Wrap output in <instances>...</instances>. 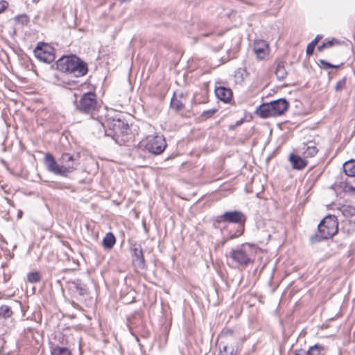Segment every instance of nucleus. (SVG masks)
<instances>
[{
    "label": "nucleus",
    "mask_w": 355,
    "mask_h": 355,
    "mask_svg": "<svg viewBox=\"0 0 355 355\" xmlns=\"http://www.w3.org/2000/svg\"><path fill=\"white\" fill-rule=\"evenodd\" d=\"M260 249L255 245L245 243L236 249L232 250L230 257L239 266L245 267L253 264Z\"/></svg>",
    "instance_id": "4"
},
{
    "label": "nucleus",
    "mask_w": 355,
    "mask_h": 355,
    "mask_svg": "<svg viewBox=\"0 0 355 355\" xmlns=\"http://www.w3.org/2000/svg\"><path fill=\"white\" fill-rule=\"evenodd\" d=\"M116 243V239L112 232L105 234L102 241V245L105 249L111 250Z\"/></svg>",
    "instance_id": "20"
},
{
    "label": "nucleus",
    "mask_w": 355,
    "mask_h": 355,
    "mask_svg": "<svg viewBox=\"0 0 355 355\" xmlns=\"http://www.w3.org/2000/svg\"><path fill=\"white\" fill-rule=\"evenodd\" d=\"M237 350L234 346L227 345H220V350L218 355H236Z\"/></svg>",
    "instance_id": "23"
},
{
    "label": "nucleus",
    "mask_w": 355,
    "mask_h": 355,
    "mask_svg": "<svg viewBox=\"0 0 355 355\" xmlns=\"http://www.w3.org/2000/svg\"><path fill=\"white\" fill-rule=\"evenodd\" d=\"M338 223L335 216H327L318 225V233L311 236L312 242H319L322 239L331 238L338 232Z\"/></svg>",
    "instance_id": "5"
},
{
    "label": "nucleus",
    "mask_w": 355,
    "mask_h": 355,
    "mask_svg": "<svg viewBox=\"0 0 355 355\" xmlns=\"http://www.w3.org/2000/svg\"><path fill=\"white\" fill-rule=\"evenodd\" d=\"M130 250L132 252V261L139 268H144L145 266V259L141 245L138 243L132 244Z\"/></svg>",
    "instance_id": "13"
},
{
    "label": "nucleus",
    "mask_w": 355,
    "mask_h": 355,
    "mask_svg": "<svg viewBox=\"0 0 355 355\" xmlns=\"http://www.w3.org/2000/svg\"><path fill=\"white\" fill-rule=\"evenodd\" d=\"M315 45H313V44H311V42L307 45L306 46V54L309 55H311L313 54V51H314V49H315Z\"/></svg>",
    "instance_id": "34"
},
{
    "label": "nucleus",
    "mask_w": 355,
    "mask_h": 355,
    "mask_svg": "<svg viewBox=\"0 0 355 355\" xmlns=\"http://www.w3.org/2000/svg\"><path fill=\"white\" fill-rule=\"evenodd\" d=\"M215 94L219 100L225 103L230 102L232 97V90L225 87H216Z\"/></svg>",
    "instance_id": "16"
},
{
    "label": "nucleus",
    "mask_w": 355,
    "mask_h": 355,
    "mask_svg": "<svg viewBox=\"0 0 355 355\" xmlns=\"http://www.w3.org/2000/svg\"><path fill=\"white\" fill-rule=\"evenodd\" d=\"M288 102L284 98H279L268 103H263L257 109V113L261 118H269L283 114L288 108Z\"/></svg>",
    "instance_id": "6"
},
{
    "label": "nucleus",
    "mask_w": 355,
    "mask_h": 355,
    "mask_svg": "<svg viewBox=\"0 0 355 355\" xmlns=\"http://www.w3.org/2000/svg\"><path fill=\"white\" fill-rule=\"evenodd\" d=\"M57 69L64 73L81 77L88 71L87 64L74 55L63 56L56 62Z\"/></svg>",
    "instance_id": "3"
},
{
    "label": "nucleus",
    "mask_w": 355,
    "mask_h": 355,
    "mask_svg": "<svg viewBox=\"0 0 355 355\" xmlns=\"http://www.w3.org/2000/svg\"><path fill=\"white\" fill-rule=\"evenodd\" d=\"M289 161L294 169L302 170L307 166V161L306 159L295 154L289 155Z\"/></svg>",
    "instance_id": "18"
},
{
    "label": "nucleus",
    "mask_w": 355,
    "mask_h": 355,
    "mask_svg": "<svg viewBox=\"0 0 355 355\" xmlns=\"http://www.w3.org/2000/svg\"><path fill=\"white\" fill-rule=\"evenodd\" d=\"M44 162L48 171L64 178H67L69 174L74 171L78 165L73 156L67 153H63L60 158L61 164L56 162L51 153L45 155Z\"/></svg>",
    "instance_id": "1"
},
{
    "label": "nucleus",
    "mask_w": 355,
    "mask_h": 355,
    "mask_svg": "<svg viewBox=\"0 0 355 355\" xmlns=\"http://www.w3.org/2000/svg\"><path fill=\"white\" fill-rule=\"evenodd\" d=\"M184 103L181 99L173 96L171 101V107L176 111L181 110L184 108Z\"/></svg>",
    "instance_id": "26"
},
{
    "label": "nucleus",
    "mask_w": 355,
    "mask_h": 355,
    "mask_svg": "<svg viewBox=\"0 0 355 355\" xmlns=\"http://www.w3.org/2000/svg\"><path fill=\"white\" fill-rule=\"evenodd\" d=\"M245 220V215L240 211H225L214 218V226L218 227L221 223H229L239 224L243 227Z\"/></svg>",
    "instance_id": "9"
},
{
    "label": "nucleus",
    "mask_w": 355,
    "mask_h": 355,
    "mask_svg": "<svg viewBox=\"0 0 355 355\" xmlns=\"http://www.w3.org/2000/svg\"><path fill=\"white\" fill-rule=\"evenodd\" d=\"M275 75L279 80H284L287 76V71L283 63H278L275 69Z\"/></svg>",
    "instance_id": "24"
},
{
    "label": "nucleus",
    "mask_w": 355,
    "mask_h": 355,
    "mask_svg": "<svg viewBox=\"0 0 355 355\" xmlns=\"http://www.w3.org/2000/svg\"><path fill=\"white\" fill-rule=\"evenodd\" d=\"M243 119H240V120L237 121L235 123V124L230 125V129H231V130H234L236 127H238V126H239L240 125H241V124L243 123Z\"/></svg>",
    "instance_id": "36"
},
{
    "label": "nucleus",
    "mask_w": 355,
    "mask_h": 355,
    "mask_svg": "<svg viewBox=\"0 0 355 355\" xmlns=\"http://www.w3.org/2000/svg\"><path fill=\"white\" fill-rule=\"evenodd\" d=\"M58 342L51 343V355H72L71 351L68 347V340L64 335L58 333L55 336Z\"/></svg>",
    "instance_id": "10"
},
{
    "label": "nucleus",
    "mask_w": 355,
    "mask_h": 355,
    "mask_svg": "<svg viewBox=\"0 0 355 355\" xmlns=\"http://www.w3.org/2000/svg\"><path fill=\"white\" fill-rule=\"evenodd\" d=\"M345 173L349 177H355V160L350 159L343 164Z\"/></svg>",
    "instance_id": "21"
},
{
    "label": "nucleus",
    "mask_w": 355,
    "mask_h": 355,
    "mask_svg": "<svg viewBox=\"0 0 355 355\" xmlns=\"http://www.w3.org/2000/svg\"><path fill=\"white\" fill-rule=\"evenodd\" d=\"M325 48H326L325 44H324V42H323L322 44H320L318 46V50L319 51H322L323 49Z\"/></svg>",
    "instance_id": "39"
},
{
    "label": "nucleus",
    "mask_w": 355,
    "mask_h": 355,
    "mask_svg": "<svg viewBox=\"0 0 355 355\" xmlns=\"http://www.w3.org/2000/svg\"><path fill=\"white\" fill-rule=\"evenodd\" d=\"M321 38H322L321 36L317 35L311 43L315 46Z\"/></svg>",
    "instance_id": "38"
},
{
    "label": "nucleus",
    "mask_w": 355,
    "mask_h": 355,
    "mask_svg": "<svg viewBox=\"0 0 355 355\" xmlns=\"http://www.w3.org/2000/svg\"><path fill=\"white\" fill-rule=\"evenodd\" d=\"M323 351V347L320 345L316 344L310 347L307 352L303 349H296L295 351V355H324Z\"/></svg>",
    "instance_id": "17"
},
{
    "label": "nucleus",
    "mask_w": 355,
    "mask_h": 355,
    "mask_svg": "<svg viewBox=\"0 0 355 355\" xmlns=\"http://www.w3.org/2000/svg\"><path fill=\"white\" fill-rule=\"evenodd\" d=\"M42 279V275L39 271L31 272L27 275V281L30 283H37Z\"/></svg>",
    "instance_id": "25"
},
{
    "label": "nucleus",
    "mask_w": 355,
    "mask_h": 355,
    "mask_svg": "<svg viewBox=\"0 0 355 355\" xmlns=\"http://www.w3.org/2000/svg\"><path fill=\"white\" fill-rule=\"evenodd\" d=\"M21 215H22V211H19L18 214H17V216L18 218H21Z\"/></svg>",
    "instance_id": "41"
},
{
    "label": "nucleus",
    "mask_w": 355,
    "mask_h": 355,
    "mask_svg": "<svg viewBox=\"0 0 355 355\" xmlns=\"http://www.w3.org/2000/svg\"><path fill=\"white\" fill-rule=\"evenodd\" d=\"M243 233V230H236V233H234V234H232L231 236H230V239H233V238H236V237H238L240 235H241Z\"/></svg>",
    "instance_id": "37"
},
{
    "label": "nucleus",
    "mask_w": 355,
    "mask_h": 355,
    "mask_svg": "<svg viewBox=\"0 0 355 355\" xmlns=\"http://www.w3.org/2000/svg\"><path fill=\"white\" fill-rule=\"evenodd\" d=\"M219 337L220 339V345H227L233 346L239 339L234 331L230 329H224Z\"/></svg>",
    "instance_id": "15"
},
{
    "label": "nucleus",
    "mask_w": 355,
    "mask_h": 355,
    "mask_svg": "<svg viewBox=\"0 0 355 355\" xmlns=\"http://www.w3.org/2000/svg\"><path fill=\"white\" fill-rule=\"evenodd\" d=\"M246 76L247 72L244 69H238L235 73V78L240 81H243Z\"/></svg>",
    "instance_id": "30"
},
{
    "label": "nucleus",
    "mask_w": 355,
    "mask_h": 355,
    "mask_svg": "<svg viewBox=\"0 0 355 355\" xmlns=\"http://www.w3.org/2000/svg\"><path fill=\"white\" fill-rule=\"evenodd\" d=\"M347 79L345 77L343 78L341 80L337 82L335 85L336 92H341L346 87Z\"/></svg>",
    "instance_id": "29"
},
{
    "label": "nucleus",
    "mask_w": 355,
    "mask_h": 355,
    "mask_svg": "<svg viewBox=\"0 0 355 355\" xmlns=\"http://www.w3.org/2000/svg\"><path fill=\"white\" fill-rule=\"evenodd\" d=\"M68 288L74 297H81L87 294V288L80 280L77 279L68 282Z\"/></svg>",
    "instance_id": "14"
},
{
    "label": "nucleus",
    "mask_w": 355,
    "mask_h": 355,
    "mask_svg": "<svg viewBox=\"0 0 355 355\" xmlns=\"http://www.w3.org/2000/svg\"><path fill=\"white\" fill-rule=\"evenodd\" d=\"M76 110L78 112L92 116L98 110L96 94L89 92L83 94L79 101H75Z\"/></svg>",
    "instance_id": "7"
},
{
    "label": "nucleus",
    "mask_w": 355,
    "mask_h": 355,
    "mask_svg": "<svg viewBox=\"0 0 355 355\" xmlns=\"http://www.w3.org/2000/svg\"><path fill=\"white\" fill-rule=\"evenodd\" d=\"M217 110L216 109H211L208 110H205L202 113V117H203L205 119H207L209 118H211L216 112Z\"/></svg>",
    "instance_id": "31"
},
{
    "label": "nucleus",
    "mask_w": 355,
    "mask_h": 355,
    "mask_svg": "<svg viewBox=\"0 0 355 355\" xmlns=\"http://www.w3.org/2000/svg\"><path fill=\"white\" fill-rule=\"evenodd\" d=\"M324 44H325L326 48H330V47L333 46L334 45L339 44L340 42L336 39L333 38L331 40H328V41L325 42Z\"/></svg>",
    "instance_id": "33"
},
{
    "label": "nucleus",
    "mask_w": 355,
    "mask_h": 355,
    "mask_svg": "<svg viewBox=\"0 0 355 355\" xmlns=\"http://www.w3.org/2000/svg\"><path fill=\"white\" fill-rule=\"evenodd\" d=\"M304 157H313L318 153V148L313 142L304 144L302 147Z\"/></svg>",
    "instance_id": "19"
},
{
    "label": "nucleus",
    "mask_w": 355,
    "mask_h": 355,
    "mask_svg": "<svg viewBox=\"0 0 355 355\" xmlns=\"http://www.w3.org/2000/svg\"><path fill=\"white\" fill-rule=\"evenodd\" d=\"M8 6V3L6 1H0V13L3 12Z\"/></svg>",
    "instance_id": "35"
},
{
    "label": "nucleus",
    "mask_w": 355,
    "mask_h": 355,
    "mask_svg": "<svg viewBox=\"0 0 355 355\" xmlns=\"http://www.w3.org/2000/svg\"><path fill=\"white\" fill-rule=\"evenodd\" d=\"M253 51L258 59L264 60L269 55L268 44L262 40H255Z\"/></svg>",
    "instance_id": "12"
},
{
    "label": "nucleus",
    "mask_w": 355,
    "mask_h": 355,
    "mask_svg": "<svg viewBox=\"0 0 355 355\" xmlns=\"http://www.w3.org/2000/svg\"><path fill=\"white\" fill-rule=\"evenodd\" d=\"M103 126L105 135L112 137L116 144L125 145L129 141V126L121 119H108Z\"/></svg>",
    "instance_id": "2"
},
{
    "label": "nucleus",
    "mask_w": 355,
    "mask_h": 355,
    "mask_svg": "<svg viewBox=\"0 0 355 355\" xmlns=\"http://www.w3.org/2000/svg\"><path fill=\"white\" fill-rule=\"evenodd\" d=\"M35 57L46 63H51L54 61L55 56L54 49L45 43H40L34 50Z\"/></svg>",
    "instance_id": "11"
},
{
    "label": "nucleus",
    "mask_w": 355,
    "mask_h": 355,
    "mask_svg": "<svg viewBox=\"0 0 355 355\" xmlns=\"http://www.w3.org/2000/svg\"><path fill=\"white\" fill-rule=\"evenodd\" d=\"M12 315L11 308L7 305L0 306V317L3 318H8Z\"/></svg>",
    "instance_id": "27"
},
{
    "label": "nucleus",
    "mask_w": 355,
    "mask_h": 355,
    "mask_svg": "<svg viewBox=\"0 0 355 355\" xmlns=\"http://www.w3.org/2000/svg\"><path fill=\"white\" fill-rule=\"evenodd\" d=\"M140 145L150 153L157 155L164 152L166 142L163 135L155 134L146 136L141 140Z\"/></svg>",
    "instance_id": "8"
},
{
    "label": "nucleus",
    "mask_w": 355,
    "mask_h": 355,
    "mask_svg": "<svg viewBox=\"0 0 355 355\" xmlns=\"http://www.w3.org/2000/svg\"><path fill=\"white\" fill-rule=\"evenodd\" d=\"M15 21L17 24L21 25H26L29 22V17L26 14L17 15L15 17Z\"/></svg>",
    "instance_id": "28"
},
{
    "label": "nucleus",
    "mask_w": 355,
    "mask_h": 355,
    "mask_svg": "<svg viewBox=\"0 0 355 355\" xmlns=\"http://www.w3.org/2000/svg\"><path fill=\"white\" fill-rule=\"evenodd\" d=\"M320 62L321 64V65L326 69H334V68H337L338 66L336 65H334L327 61H325L324 60H320Z\"/></svg>",
    "instance_id": "32"
},
{
    "label": "nucleus",
    "mask_w": 355,
    "mask_h": 355,
    "mask_svg": "<svg viewBox=\"0 0 355 355\" xmlns=\"http://www.w3.org/2000/svg\"><path fill=\"white\" fill-rule=\"evenodd\" d=\"M121 3H126V2H129L131 0H119Z\"/></svg>",
    "instance_id": "40"
},
{
    "label": "nucleus",
    "mask_w": 355,
    "mask_h": 355,
    "mask_svg": "<svg viewBox=\"0 0 355 355\" xmlns=\"http://www.w3.org/2000/svg\"><path fill=\"white\" fill-rule=\"evenodd\" d=\"M339 211L346 218L355 216V207L351 205H343L339 208Z\"/></svg>",
    "instance_id": "22"
}]
</instances>
